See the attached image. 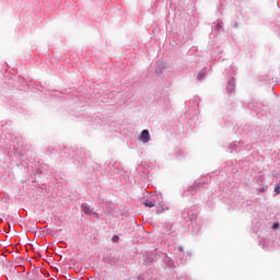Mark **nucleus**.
I'll return each mask as SVG.
<instances>
[{"label": "nucleus", "instance_id": "obj_1", "mask_svg": "<svg viewBox=\"0 0 280 280\" xmlns=\"http://www.w3.org/2000/svg\"><path fill=\"white\" fill-rule=\"evenodd\" d=\"M141 139H142V143H148L150 141V131L147 129L142 130Z\"/></svg>", "mask_w": 280, "mask_h": 280}, {"label": "nucleus", "instance_id": "obj_2", "mask_svg": "<svg viewBox=\"0 0 280 280\" xmlns=\"http://www.w3.org/2000/svg\"><path fill=\"white\" fill-rule=\"evenodd\" d=\"M82 211L86 214V215H91V213H93V210H91V206L88 203H83L82 205Z\"/></svg>", "mask_w": 280, "mask_h": 280}, {"label": "nucleus", "instance_id": "obj_3", "mask_svg": "<svg viewBox=\"0 0 280 280\" xmlns=\"http://www.w3.org/2000/svg\"><path fill=\"white\" fill-rule=\"evenodd\" d=\"M207 74L205 73V71H200L198 74H197V79L198 80H205V77H206Z\"/></svg>", "mask_w": 280, "mask_h": 280}, {"label": "nucleus", "instance_id": "obj_4", "mask_svg": "<svg viewBox=\"0 0 280 280\" xmlns=\"http://www.w3.org/2000/svg\"><path fill=\"white\" fill-rule=\"evenodd\" d=\"M144 205L147 206V207H149L150 209H152V207H155V202H153V201H147V202H144Z\"/></svg>", "mask_w": 280, "mask_h": 280}, {"label": "nucleus", "instance_id": "obj_5", "mask_svg": "<svg viewBox=\"0 0 280 280\" xmlns=\"http://www.w3.org/2000/svg\"><path fill=\"white\" fill-rule=\"evenodd\" d=\"M275 191H276V194H280V185L278 184V185H276V187H275Z\"/></svg>", "mask_w": 280, "mask_h": 280}, {"label": "nucleus", "instance_id": "obj_6", "mask_svg": "<svg viewBox=\"0 0 280 280\" xmlns=\"http://www.w3.org/2000/svg\"><path fill=\"white\" fill-rule=\"evenodd\" d=\"M260 191H268V186L261 187Z\"/></svg>", "mask_w": 280, "mask_h": 280}, {"label": "nucleus", "instance_id": "obj_7", "mask_svg": "<svg viewBox=\"0 0 280 280\" xmlns=\"http://www.w3.org/2000/svg\"><path fill=\"white\" fill-rule=\"evenodd\" d=\"M113 242H119V236H114Z\"/></svg>", "mask_w": 280, "mask_h": 280}, {"label": "nucleus", "instance_id": "obj_8", "mask_svg": "<svg viewBox=\"0 0 280 280\" xmlns=\"http://www.w3.org/2000/svg\"><path fill=\"white\" fill-rule=\"evenodd\" d=\"M279 228V223H273L272 229H278Z\"/></svg>", "mask_w": 280, "mask_h": 280}, {"label": "nucleus", "instance_id": "obj_9", "mask_svg": "<svg viewBox=\"0 0 280 280\" xmlns=\"http://www.w3.org/2000/svg\"><path fill=\"white\" fill-rule=\"evenodd\" d=\"M178 250L179 253H183L185 249L183 248V246H178Z\"/></svg>", "mask_w": 280, "mask_h": 280}, {"label": "nucleus", "instance_id": "obj_10", "mask_svg": "<svg viewBox=\"0 0 280 280\" xmlns=\"http://www.w3.org/2000/svg\"><path fill=\"white\" fill-rule=\"evenodd\" d=\"M217 27H220V24H218Z\"/></svg>", "mask_w": 280, "mask_h": 280}]
</instances>
